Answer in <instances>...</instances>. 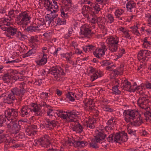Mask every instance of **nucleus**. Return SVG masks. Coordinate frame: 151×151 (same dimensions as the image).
Segmentation results:
<instances>
[{
	"mask_svg": "<svg viewBox=\"0 0 151 151\" xmlns=\"http://www.w3.org/2000/svg\"><path fill=\"white\" fill-rule=\"evenodd\" d=\"M58 117L65 121L70 122L73 131L80 133L83 131L82 127L78 123L76 118L79 113L76 111H65L62 110L58 111L56 113Z\"/></svg>",
	"mask_w": 151,
	"mask_h": 151,
	"instance_id": "nucleus-1",
	"label": "nucleus"
},
{
	"mask_svg": "<svg viewBox=\"0 0 151 151\" xmlns=\"http://www.w3.org/2000/svg\"><path fill=\"white\" fill-rule=\"evenodd\" d=\"M31 17L30 16L27 12L24 11L19 14L17 17V24L21 26L28 31L38 32L41 28L40 26H32L26 27L31 22Z\"/></svg>",
	"mask_w": 151,
	"mask_h": 151,
	"instance_id": "nucleus-2",
	"label": "nucleus"
},
{
	"mask_svg": "<svg viewBox=\"0 0 151 151\" xmlns=\"http://www.w3.org/2000/svg\"><path fill=\"white\" fill-rule=\"evenodd\" d=\"M10 111V132L16 134L18 132L20 126L17 120L18 112L16 109H11Z\"/></svg>",
	"mask_w": 151,
	"mask_h": 151,
	"instance_id": "nucleus-3",
	"label": "nucleus"
},
{
	"mask_svg": "<svg viewBox=\"0 0 151 151\" xmlns=\"http://www.w3.org/2000/svg\"><path fill=\"white\" fill-rule=\"evenodd\" d=\"M106 136L105 132L102 131L98 132L96 133L95 138L92 139L90 144V146L94 148H97L99 147L98 143H101L104 147H107L108 144L104 142V139Z\"/></svg>",
	"mask_w": 151,
	"mask_h": 151,
	"instance_id": "nucleus-4",
	"label": "nucleus"
},
{
	"mask_svg": "<svg viewBox=\"0 0 151 151\" xmlns=\"http://www.w3.org/2000/svg\"><path fill=\"white\" fill-rule=\"evenodd\" d=\"M128 139L127 134L122 132L119 133L110 134L107 138V140L109 142L120 143L121 142L126 141Z\"/></svg>",
	"mask_w": 151,
	"mask_h": 151,
	"instance_id": "nucleus-5",
	"label": "nucleus"
},
{
	"mask_svg": "<svg viewBox=\"0 0 151 151\" xmlns=\"http://www.w3.org/2000/svg\"><path fill=\"white\" fill-rule=\"evenodd\" d=\"M119 42V37L117 36H110L106 39V42L109 45V50L112 52L116 51Z\"/></svg>",
	"mask_w": 151,
	"mask_h": 151,
	"instance_id": "nucleus-6",
	"label": "nucleus"
},
{
	"mask_svg": "<svg viewBox=\"0 0 151 151\" xmlns=\"http://www.w3.org/2000/svg\"><path fill=\"white\" fill-rule=\"evenodd\" d=\"M124 120L127 123L130 122L134 118L140 114L138 112L135 110H124L123 113Z\"/></svg>",
	"mask_w": 151,
	"mask_h": 151,
	"instance_id": "nucleus-7",
	"label": "nucleus"
},
{
	"mask_svg": "<svg viewBox=\"0 0 151 151\" xmlns=\"http://www.w3.org/2000/svg\"><path fill=\"white\" fill-rule=\"evenodd\" d=\"M94 102L91 99H87L85 101V104L88 108V111L92 112L97 116L99 114V111L96 107L95 106Z\"/></svg>",
	"mask_w": 151,
	"mask_h": 151,
	"instance_id": "nucleus-8",
	"label": "nucleus"
},
{
	"mask_svg": "<svg viewBox=\"0 0 151 151\" xmlns=\"http://www.w3.org/2000/svg\"><path fill=\"white\" fill-rule=\"evenodd\" d=\"M61 2L65 6L64 9L65 10V13H68V14L74 13L76 11V6H73L71 0H62Z\"/></svg>",
	"mask_w": 151,
	"mask_h": 151,
	"instance_id": "nucleus-9",
	"label": "nucleus"
},
{
	"mask_svg": "<svg viewBox=\"0 0 151 151\" xmlns=\"http://www.w3.org/2000/svg\"><path fill=\"white\" fill-rule=\"evenodd\" d=\"M61 16L62 18H60L59 17L58 18H57L55 19V21H51V22H55L53 24V26L64 25L66 24V20L65 18L68 17V15H67L68 13H65L63 9H61ZM52 20H53L52 19Z\"/></svg>",
	"mask_w": 151,
	"mask_h": 151,
	"instance_id": "nucleus-10",
	"label": "nucleus"
},
{
	"mask_svg": "<svg viewBox=\"0 0 151 151\" xmlns=\"http://www.w3.org/2000/svg\"><path fill=\"white\" fill-rule=\"evenodd\" d=\"M138 57L141 62H146L151 57V51L146 50H142L139 52Z\"/></svg>",
	"mask_w": 151,
	"mask_h": 151,
	"instance_id": "nucleus-11",
	"label": "nucleus"
},
{
	"mask_svg": "<svg viewBox=\"0 0 151 151\" xmlns=\"http://www.w3.org/2000/svg\"><path fill=\"white\" fill-rule=\"evenodd\" d=\"M56 3L54 4V5L52 4V2L50 1L49 0H45V5L48 10H50L51 12H57L59 10V6L58 4H60V2L58 1H56Z\"/></svg>",
	"mask_w": 151,
	"mask_h": 151,
	"instance_id": "nucleus-12",
	"label": "nucleus"
},
{
	"mask_svg": "<svg viewBox=\"0 0 151 151\" xmlns=\"http://www.w3.org/2000/svg\"><path fill=\"white\" fill-rule=\"evenodd\" d=\"M91 25L85 24L81 26V31L80 32L81 37H88L90 35L91 30Z\"/></svg>",
	"mask_w": 151,
	"mask_h": 151,
	"instance_id": "nucleus-13",
	"label": "nucleus"
},
{
	"mask_svg": "<svg viewBox=\"0 0 151 151\" xmlns=\"http://www.w3.org/2000/svg\"><path fill=\"white\" fill-rule=\"evenodd\" d=\"M49 73L57 79L60 77L61 75H64V70L61 68L53 67L49 70Z\"/></svg>",
	"mask_w": 151,
	"mask_h": 151,
	"instance_id": "nucleus-14",
	"label": "nucleus"
},
{
	"mask_svg": "<svg viewBox=\"0 0 151 151\" xmlns=\"http://www.w3.org/2000/svg\"><path fill=\"white\" fill-rule=\"evenodd\" d=\"M65 144L66 146L74 145L76 147L81 148L86 146L87 143L83 141H75L73 142L70 140H68L65 142Z\"/></svg>",
	"mask_w": 151,
	"mask_h": 151,
	"instance_id": "nucleus-15",
	"label": "nucleus"
},
{
	"mask_svg": "<svg viewBox=\"0 0 151 151\" xmlns=\"http://www.w3.org/2000/svg\"><path fill=\"white\" fill-rule=\"evenodd\" d=\"M149 100L145 97H140L137 101V104L142 109L146 110L147 109V104Z\"/></svg>",
	"mask_w": 151,
	"mask_h": 151,
	"instance_id": "nucleus-16",
	"label": "nucleus"
},
{
	"mask_svg": "<svg viewBox=\"0 0 151 151\" xmlns=\"http://www.w3.org/2000/svg\"><path fill=\"white\" fill-rule=\"evenodd\" d=\"M50 137L47 135H45L44 137L38 139L37 142V144H39L42 147H47L50 144Z\"/></svg>",
	"mask_w": 151,
	"mask_h": 151,
	"instance_id": "nucleus-17",
	"label": "nucleus"
},
{
	"mask_svg": "<svg viewBox=\"0 0 151 151\" xmlns=\"http://www.w3.org/2000/svg\"><path fill=\"white\" fill-rule=\"evenodd\" d=\"M32 106V108L31 109V111H32L35 115L42 116V114H44L46 113L45 110L44 109H43L41 111L40 106L39 105L33 104Z\"/></svg>",
	"mask_w": 151,
	"mask_h": 151,
	"instance_id": "nucleus-18",
	"label": "nucleus"
},
{
	"mask_svg": "<svg viewBox=\"0 0 151 151\" xmlns=\"http://www.w3.org/2000/svg\"><path fill=\"white\" fill-rule=\"evenodd\" d=\"M45 124H41L40 127L42 129L43 128H49L50 129L52 128L51 127L52 126V127H55L56 125V122L52 120L50 121L49 119H46L44 121Z\"/></svg>",
	"mask_w": 151,
	"mask_h": 151,
	"instance_id": "nucleus-19",
	"label": "nucleus"
},
{
	"mask_svg": "<svg viewBox=\"0 0 151 151\" xmlns=\"http://www.w3.org/2000/svg\"><path fill=\"white\" fill-rule=\"evenodd\" d=\"M106 50L105 46H103L101 47L95 49L93 53L95 56L101 59L105 55V51Z\"/></svg>",
	"mask_w": 151,
	"mask_h": 151,
	"instance_id": "nucleus-20",
	"label": "nucleus"
},
{
	"mask_svg": "<svg viewBox=\"0 0 151 151\" xmlns=\"http://www.w3.org/2000/svg\"><path fill=\"white\" fill-rule=\"evenodd\" d=\"M126 6L127 12L132 13L136 10V4L133 0H130L126 3Z\"/></svg>",
	"mask_w": 151,
	"mask_h": 151,
	"instance_id": "nucleus-21",
	"label": "nucleus"
},
{
	"mask_svg": "<svg viewBox=\"0 0 151 151\" xmlns=\"http://www.w3.org/2000/svg\"><path fill=\"white\" fill-rule=\"evenodd\" d=\"M121 85H122L123 87V89L124 90L129 91V92H134V89H135V86L133 85L132 86L130 83L127 80H123V82L121 83Z\"/></svg>",
	"mask_w": 151,
	"mask_h": 151,
	"instance_id": "nucleus-22",
	"label": "nucleus"
},
{
	"mask_svg": "<svg viewBox=\"0 0 151 151\" xmlns=\"http://www.w3.org/2000/svg\"><path fill=\"white\" fill-rule=\"evenodd\" d=\"M23 95V93L19 89L14 88L12 89L10 92V99H12V100H14L15 95L21 98Z\"/></svg>",
	"mask_w": 151,
	"mask_h": 151,
	"instance_id": "nucleus-23",
	"label": "nucleus"
},
{
	"mask_svg": "<svg viewBox=\"0 0 151 151\" xmlns=\"http://www.w3.org/2000/svg\"><path fill=\"white\" fill-rule=\"evenodd\" d=\"M31 110L27 106H24L21 109L20 114L23 117H28L30 114Z\"/></svg>",
	"mask_w": 151,
	"mask_h": 151,
	"instance_id": "nucleus-24",
	"label": "nucleus"
},
{
	"mask_svg": "<svg viewBox=\"0 0 151 151\" xmlns=\"http://www.w3.org/2000/svg\"><path fill=\"white\" fill-rule=\"evenodd\" d=\"M142 122V118L140 115H138V116L134 118L131 122H129L131 123L132 125L135 126H139Z\"/></svg>",
	"mask_w": 151,
	"mask_h": 151,
	"instance_id": "nucleus-25",
	"label": "nucleus"
},
{
	"mask_svg": "<svg viewBox=\"0 0 151 151\" xmlns=\"http://www.w3.org/2000/svg\"><path fill=\"white\" fill-rule=\"evenodd\" d=\"M119 30L122 33V35L124 37L129 39H131V34L127 28L121 27L119 28Z\"/></svg>",
	"mask_w": 151,
	"mask_h": 151,
	"instance_id": "nucleus-26",
	"label": "nucleus"
},
{
	"mask_svg": "<svg viewBox=\"0 0 151 151\" xmlns=\"http://www.w3.org/2000/svg\"><path fill=\"white\" fill-rule=\"evenodd\" d=\"M9 109L8 108V109L5 110V118H3L2 115H0V124H3V123L6 121V119L9 121Z\"/></svg>",
	"mask_w": 151,
	"mask_h": 151,
	"instance_id": "nucleus-27",
	"label": "nucleus"
},
{
	"mask_svg": "<svg viewBox=\"0 0 151 151\" xmlns=\"http://www.w3.org/2000/svg\"><path fill=\"white\" fill-rule=\"evenodd\" d=\"M37 47L34 46L27 53L22 55V57L25 58L26 57L30 56L31 55H34L36 53L37 50Z\"/></svg>",
	"mask_w": 151,
	"mask_h": 151,
	"instance_id": "nucleus-28",
	"label": "nucleus"
},
{
	"mask_svg": "<svg viewBox=\"0 0 151 151\" xmlns=\"http://www.w3.org/2000/svg\"><path fill=\"white\" fill-rule=\"evenodd\" d=\"M124 12V9H116L114 12V14L116 18H118L119 20H122V18L120 16L123 14Z\"/></svg>",
	"mask_w": 151,
	"mask_h": 151,
	"instance_id": "nucleus-29",
	"label": "nucleus"
},
{
	"mask_svg": "<svg viewBox=\"0 0 151 151\" xmlns=\"http://www.w3.org/2000/svg\"><path fill=\"white\" fill-rule=\"evenodd\" d=\"M95 121L94 119H89L85 124V125L88 128L93 129L95 127Z\"/></svg>",
	"mask_w": 151,
	"mask_h": 151,
	"instance_id": "nucleus-30",
	"label": "nucleus"
},
{
	"mask_svg": "<svg viewBox=\"0 0 151 151\" xmlns=\"http://www.w3.org/2000/svg\"><path fill=\"white\" fill-rule=\"evenodd\" d=\"M66 97L67 99L70 101H74L75 99L76 98V95L75 93L73 92L68 91L66 94Z\"/></svg>",
	"mask_w": 151,
	"mask_h": 151,
	"instance_id": "nucleus-31",
	"label": "nucleus"
},
{
	"mask_svg": "<svg viewBox=\"0 0 151 151\" xmlns=\"http://www.w3.org/2000/svg\"><path fill=\"white\" fill-rule=\"evenodd\" d=\"M37 126L36 125H32L31 127H29L26 130V134L30 136L33 134L34 130L37 129Z\"/></svg>",
	"mask_w": 151,
	"mask_h": 151,
	"instance_id": "nucleus-32",
	"label": "nucleus"
},
{
	"mask_svg": "<svg viewBox=\"0 0 151 151\" xmlns=\"http://www.w3.org/2000/svg\"><path fill=\"white\" fill-rule=\"evenodd\" d=\"M43 56L42 58L37 61V64L40 65L45 64L47 62V55L43 52Z\"/></svg>",
	"mask_w": 151,
	"mask_h": 151,
	"instance_id": "nucleus-33",
	"label": "nucleus"
},
{
	"mask_svg": "<svg viewBox=\"0 0 151 151\" xmlns=\"http://www.w3.org/2000/svg\"><path fill=\"white\" fill-rule=\"evenodd\" d=\"M83 50L86 52H91L95 49L96 47L92 45H88L82 47Z\"/></svg>",
	"mask_w": 151,
	"mask_h": 151,
	"instance_id": "nucleus-34",
	"label": "nucleus"
},
{
	"mask_svg": "<svg viewBox=\"0 0 151 151\" xmlns=\"http://www.w3.org/2000/svg\"><path fill=\"white\" fill-rule=\"evenodd\" d=\"M134 86H135V88L134 89V91L137 90L138 92L139 93L142 94V92H141V91H143V90H145L146 89H147L146 86V84H142L140 86L137 87L136 84L134 83Z\"/></svg>",
	"mask_w": 151,
	"mask_h": 151,
	"instance_id": "nucleus-35",
	"label": "nucleus"
},
{
	"mask_svg": "<svg viewBox=\"0 0 151 151\" xmlns=\"http://www.w3.org/2000/svg\"><path fill=\"white\" fill-rule=\"evenodd\" d=\"M103 7L101 4H96L93 6V12L94 14H97L100 11L101 8Z\"/></svg>",
	"mask_w": 151,
	"mask_h": 151,
	"instance_id": "nucleus-36",
	"label": "nucleus"
},
{
	"mask_svg": "<svg viewBox=\"0 0 151 151\" xmlns=\"http://www.w3.org/2000/svg\"><path fill=\"white\" fill-rule=\"evenodd\" d=\"M147 39L148 38L147 37H145L144 39L142 47L147 49H149L151 47V45L150 42Z\"/></svg>",
	"mask_w": 151,
	"mask_h": 151,
	"instance_id": "nucleus-37",
	"label": "nucleus"
},
{
	"mask_svg": "<svg viewBox=\"0 0 151 151\" xmlns=\"http://www.w3.org/2000/svg\"><path fill=\"white\" fill-rule=\"evenodd\" d=\"M0 98H3V99L4 100V102L5 103L9 104V94H2L0 96Z\"/></svg>",
	"mask_w": 151,
	"mask_h": 151,
	"instance_id": "nucleus-38",
	"label": "nucleus"
},
{
	"mask_svg": "<svg viewBox=\"0 0 151 151\" xmlns=\"http://www.w3.org/2000/svg\"><path fill=\"white\" fill-rule=\"evenodd\" d=\"M11 26L10 24V36L16 35L17 36L18 35V32H19L17 30V29L15 27H14L12 25ZM11 37L10 36V38Z\"/></svg>",
	"mask_w": 151,
	"mask_h": 151,
	"instance_id": "nucleus-39",
	"label": "nucleus"
},
{
	"mask_svg": "<svg viewBox=\"0 0 151 151\" xmlns=\"http://www.w3.org/2000/svg\"><path fill=\"white\" fill-rule=\"evenodd\" d=\"M132 30H131L132 33L137 36L140 35V34L138 30V27L137 26H134L130 27Z\"/></svg>",
	"mask_w": 151,
	"mask_h": 151,
	"instance_id": "nucleus-40",
	"label": "nucleus"
},
{
	"mask_svg": "<svg viewBox=\"0 0 151 151\" xmlns=\"http://www.w3.org/2000/svg\"><path fill=\"white\" fill-rule=\"evenodd\" d=\"M56 12H51V13L52 14V17L49 19L48 23L49 22V24H50L51 26H53V24L55 23L54 22H52V23L51 22V21H52V19L53 20V21H54V22H55L56 18H58V14L55 13Z\"/></svg>",
	"mask_w": 151,
	"mask_h": 151,
	"instance_id": "nucleus-41",
	"label": "nucleus"
},
{
	"mask_svg": "<svg viewBox=\"0 0 151 151\" xmlns=\"http://www.w3.org/2000/svg\"><path fill=\"white\" fill-rule=\"evenodd\" d=\"M107 22L109 23H112L114 21V18L113 16L111 14H108L105 16Z\"/></svg>",
	"mask_w": 151,
	"mask_h": 151,
	"instance_id": "nucleus-42",
	"label": "nucleus"
},
{
	"mask_svg": "<svg viewBox=\"0 0 151 151\" xmlns=\"http://www.w3.org/2000/svg\"><path fill=\"white\" fill-rule=\"evenodd\" d=\"M94 75H93L91 77V81H93L95 80L98 78L99 77H100L101 76L103 73L102 72L100 71H96V74Z\"/></svg>",
	"mask_w": 151,
	"mask_h": 151,
	"instance_id": "nucleus-43",
	"label": "nucleus"
},
{
	"mask_svg": "<svg viewBox=\"0 0 151 151\" xmlns=\"http://www.w3.org/2000/svg\"><path fill=\"white\" fill-rule=\"evenodd\" d=\"M125 50L124 49H120L119 52L115 55V58L114 60H117L118 59L121 58L123 54L125 53Z\"/></svg>",
	"mask_w": 151,
	"mask_h": 151,
	"instance_id": "nucleus-44",
	"label": "nucleus"
},
{
	"mask_svg": "<svg viewBox=\"0 0 151 151\" xmlns=\"http://www.w3.org/2000/svg\"><path fill=\"white\" fill-rule=\"evenodd\" d=\"M91 10V8L89 6L84 5L82 8V12L83 15H86Z\"/></svg>",
	"mask_w": 151,
	"mask_h": 151,
	"instance_id": "nucleus-45",
	"label": "nucleus"
},
{
	"mask_svg": "<svg viewBox=\"0 0 151 151\" xmlns=\"http://www.w3.org/2000/svg\"><path fill=\"white\" fill-rule=\"evenodd\" d=\"M33 46L37 47V45L38 43V40L37 37L35 36H32L29 40Z\"/></svg>",
	"mask_w": 151,
	"mask_h": 151,
	"instance_id": "nucleus-46",
	"label": "nucleus"
},
{
	"mask_svg": "<svg viewBox=\"0 0 151 151\" xmlns=\"http://www.w3.org/2000/svg\"><path fill=\"white\" fill-rule=\"evenodd\" d=\"M47 115L50 117L53 116L54 112L52 108L49 105L47 106Z\"/></svg>",
	"mask_w": 151,
	"mask_h": 151,
	"instance_id": "nucleus-47",
	"label": "nucleus"
},
{
	"mask_svg": "<svg viewBox=\"0 0 151 151\" xmlns=\"http://www.w3.org/2000/svg\"><path fill=\"white\" fill-rule=\"evenodd\" d=\"M73 54L74 53L71 52H67L63 55V57L65 58L68 62L70 63L71 60H70V59L73 56Z\"/></svg>",
	"mask_w": 151,
	"mask_h": 151,
	"instance_id": "nucleus-48",
	"label": "nucleus"
},
{
	"mask_svg": "<svg viewBox=\"0 0 151 151\" xmlns=\"http://www.w3.org/2000/svg\"><path fill=\"white\" fill-rule=\"evenodd\" d=\"M115 120L114 118H111L106 123V124L108 125H110V127H114L115 124Z\"/></svg>",
	"mask_w": 151,
	"mask_h": 151,
	"instance_id": "nucleus-49",
	"label": "nucleus"
},
{
	"mask_svg": "<svg viewBox=\"0 0 151 151\" xmlns=\"http://www.w3.org/2000/svg\"><path fill=\"white\" fill-rule=\"evenodd\" d=\"M96 71L94 68L91 67H90L88 70V71L89 73V75L91 76L90 80L91 81V77L93 75L96 74Z\"/></svg>",
	"mask_w": 151,
	"mask_h": 151,
	"instance_id": "nucleus-50",
	"label": "nucleus"
},
{
	"mask_svg": "<svg viewBox=\"0 0 151 151\" xmlns=\"http://www.w3.org/2000/svg\"><path fill=\"white\" fill-rule=\"evenodd\" d=\"M119 86L118 84H116L112 88V91H113V93L115 94H118L120 93V91H119L118 87Z\"/></svg>",
	"mask_w": 151,
	"mask_h": 151,
	"instance_id": "nucleus-51",
	"label": "nucleus"
},
{
	"mask_svg": "<svg viewBox=\"0 0 151 151\" xmlns=\"http://www.w3.org/2000/svg\"><path fill=\"white\" fill-rule=\"evenodd\" d=\"M2 29L5 31V34L7 37H9V27H2Z\"/></svg>",
	"mask_w": 151,
	"mask_h": 151,
	"instance_id": "nucleus-52",
	"label": "nucleus"
},
{
	"mask_svg": "<svg viewBox=\"0 0 151 151\" xmlns=\"http://www.w3.org/2000/svg\"><path fill=\"white\" fill-rule=\"evenodd\" d=\"M127 132L128 134L131 135L135 136L136 135V131L135 130L129 129V127L127 128Z\"/></svg>",
	"mask_w": 151,
	"mask_h": 151,
	"instance_id": "nucleus-53",
	"label": "nucleus"
},
{
	"mask_svg": "<svg viewBox=\"0 0 151 151\" xmlns=\"http://www.w3.org/2000/svg\"><path fill=\"white\" fill-rule=\"evenodd\" d=\"M74 33L73 29L71 28H69L68 29V33L66 35L65 37L68 38V37L71 36Z\"/></svg>",
	"mask_w": 151,
	"mask_h": 151,
	"instance_id": "nucleus-54",
	"label": "nucleus"
},
{
	"mask_svg": "<svg viewBox=\"0 0 151 151\" xmlns=\"http://www.w3.org/2000/svg\"><path fill=\"white\" fill-rule=\"evenodd\" d=\"M142 62V64L140 65L138 69V70L140 71L142 70H143L145 69L146 67V62Z\"/></svg>",
	"mask_w": 151,
	"mask_h": 151,
	"instance_id": "nucleus-55",
	"label": "nucleus"
},
{
	"mask_svg": "<svg viewBox=\"0 0 151 151\" xmlns=\"http://www.w3.org/2000/svg\"><path fill=\"white\" fill-rule=\"evenodd\" d=\"M123 82V80L121 81V79L119 80L118 79H115L113 80V83L115 86V85L118 84V86L120 85Z\"/></svg>",
	"mask_w": 151,
	"mask_h": 151,
	"instance_id": "nucleus-56",
	"label": "nucleus"
},
{
	"mask_svg": "<svg viewBox=\"0 0 151 151\" xmlns=\"http://www.w3.org/2000/svg\"><path fill=\"white\" fill-rule=\"evenodd\" d=\"M100 63L102 66H107L110 64V63L108 61L106 60H102L100 61Z\"/></svg>",
	"mask_w": 151,
	"mask_h": 151,
	"instance_id": "nucleus-57",
	"label": "nucleus"
},
{
	"mask_svg": "<svg viewBox=\"0 0 151 151\" xmlns=\"http://www.w3.org/2000/svg\"><path fill=\"white\" fill-rule=\"evenodd\" d=\"M17 37L19 38H21L22 39H25L27 37L26 35L22 34L20 32H18Z\"/></svg>",
	"mask_w": 151,
	"mask_h": 151,
	"instance_id": "nucleus-58",
	"label": "nucleus"
},
{
	"mask_svg": "<svg viewBox=\"0 0 151 151\" xmlns=\"http://www.w3.org/2000/svg\"><path fill=\"white\" fill-rule=\"evenodd\" d=\"M2 79L5 83L7 85L9 84V77H6L5 76H3Z\"/></svg>",
	"mask_w": 151,
	"mask_h": 151,
	"instance_id": "nucleus-59",
	"label": "nucleus"
},
{
	"mask_svg": "<svg viewBox=\"0 0 151 151\" xmlns=\"http://www.w3.org/2000/svg\"><path fill=\"white\" fill-rule=\"evenodd\" d=\"M142 30L144 33L149 35H151V31L150 29H145L143 28H142Z\"/></svg>",
	"mask_w": 151,
	"mask_h": 151,
	"instance_id": "nucleus-60",
	"label": "nucleus"
},
{
	"mask_svg": "<svg viewBox=\"0 0 151 151\" xmlns=\"http://www.w3.org/2000/svg\"><path fill=\"white\" fill-rule=\"evenodd\" d=\"M48 97V94L46 93H42L41 95V98L44 99H47Z\"/></svg>",
	"mask_w": 151,
	"mask_h": 151,
	"instance_id": "nucleus-61",
	"label": "nucleus"
},
{
	"mask_svg": "<svg viewBox=\"0 0 151 151\" xmlns=\"http://www.w3.org/2000/svg\"><path fill=\"white\" fill-rule=\"evenodd\" d=\"M150 82H147L146 83V86L147 89H151V76L149 79Z\"/></svg>",
	"mask_w": 151,
	"mask_h": 151,
	"instance_id": "nucleus-62",
	"label": "nucleus"
},
{
	"mask_svg": "<svg viewBox=\"0 0 151 151\" xmlns=\"http://www.w3.org/2000/svg\"><path fill=\"white\" fill-rule=\"evenodd\" d=\"M120 71L122 72V70L119 71L114 69L112 71V73L116 76V75H118L121 74V73L120 72Z\"/></svg>",
	"mask_w": 151,
	"mask_h": 151,
	"instance_id": "nucleus-63",
	"label": "nucleus"
},
{
	"mask_svg": "<svg viewBox=\"0 0 151 151\" xmlns=\"http://www.w3.org/2000/svg\"><path fill=\"white\" fill-rule=\"evenodd\" d=\"M4 142L5 143V144L4 145V148L5 149H7L9 148V140L8 139H6Z\"/></svg>",
	"mask_w": 151,
	"mask_h": 151,
	"instance_id": "nucleus-64",
	"label": "nucleus"
}]
</instances>
